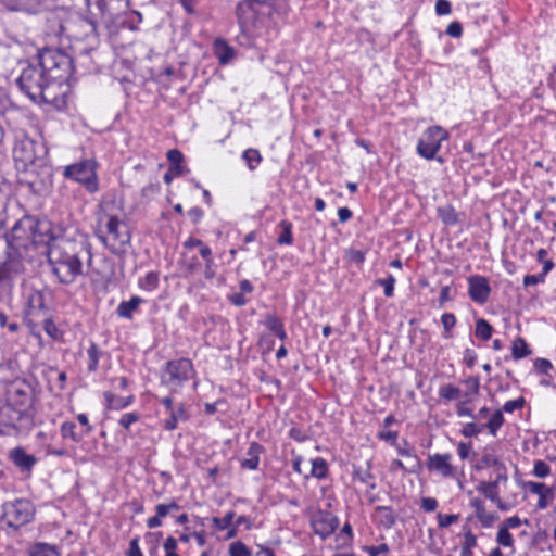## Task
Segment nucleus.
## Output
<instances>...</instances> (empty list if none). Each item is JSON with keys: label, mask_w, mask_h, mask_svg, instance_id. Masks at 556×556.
Segmentation results:
<instances>
[{"label": "nucleus", "mask_w": 556, "mask_h": 556, "mask_svg": "<svg viewBox=\"0 0 556 556\" xmlns=\"http://www.w3.org/2000/svg\"><path fill=\"white\" fill-rule=\"evenodd\" d=\"M73 77V60L62 49L43 47L23 67L20 90L35 103H54L59 90Z\"/></svg>", "instance_id": "f257e3e1"}, {"label": "nucleus", "mask_w": 556, "mask_h": 556, "mask_svg": "<svg viewBox=\"0 0 556 556\" xmlns=\"http://www.w3.org/2000/svg\"><path fill=\"white\" fill-rule=\"evenodd\" d=\"M37 382L16 379L10 383L4 401L0 402V435L17 437L35 427Z\"/></svg>", "instance_id": "f03ea898"}, {"label": "nucleus", "mask_w": 556, "mask_h": 556, "mask_svg": "<svg viewBox=\"0 0 556 556\" xmlns=\"http://www.w3.org/2000/svg\"><path fill=\"white\" fill-rule=\"evenodd\" d=\"M9 249V262L4 268L9 273L25 271V258L30 248H46L53 239L52 224L35 216L25 215L18 219L10 231H3Z\"/></svg>", "instance_id": "7ed1b4c3"}, {"label": "nucleus", "mask_w": 556, "mask_h": 556, "mask_svg": "<svg viewBox=\"0 0 556 556\" xmlns=\"http://www.w3.org/2000/svg\"><path fill=\"white\" fill-rule=\"evenodd\" d=\"M81 244L63 236H55L47 243L45 252L53 275L62 285L73 283L83 274Z\"/></svg>", "instance_id": "20e7f679"}, {"label": "nucleus", "mask_w": 556, "mask_h": 556, "mask_svg": "<svg viewBox=\"0 0 556 556\" xmlns=\"http://www.w3.org/2000/svg\"><path fill=\"white\" fill-rule=\"evenodd\" d=\"M274 8L270 0H242L237 4L236 16L240 27L237 42L247 48L256 47L261 35L260 25L270 17Z\"/></svg>", "instance_id": "39448f33"}, {"label": "nucleus", "mask_w": 556, "mask_h": 556, "mask_svg": "<svg viewBox=\"0 0 556 556\" xmlns=\"http://www.w3.org/2000/svg\"><path fill=\"white\" fill-rule=\"evenodd\" d=\"M87 12L96 16L108 30V35H116L118 25H124V13L128 0H86Z\"/></svg>", "instance_id": "423d86ee"}, {"label": "nucleus", "mask_w": 556, "mask_h": 556, "mask_svg": "<svg viewBox=\"0 0 556 556\" xmlns=\"http://www.w3.org/2000/svg\"><path fill=\"white\" fill-rule=\"evenodd\" d=\"M47 157L48 148L42 140L25 136L18 139L13 148V159L18 170L37 163H46L48 162Z\"/></svg>", "instance_id": "0eeeda50"}, {"label": "nucleus", "mask_w": 556, "mask_h": 556, "mask_svg": "<svg viewBox=\"0 0 556 556\" xmlns=\"http://www.w3.org/2000/svg\"><path fill=\"white\" fill-rule=\"evenodd\" d=\"M22 173L21 182L25 184L36 195H47L53 186V169L49 162L37 163L20 169Z\"/></svg>", "instance_id": "6e6552de"}, {"label": "nucleus", "mask_w": 556, "mask_h": 556, "mask_svg": "<svg viewBox=\"0 0 556 556\" xmlns=\"http://www.w3.org/2000/svg\"><path fill=\"white\" fill-rule=\"evenodd\" d=\"M63 176L66 179L81 184L90 193H94L99 190L97 162L92 159H86L67 165L64 168Z\"/></svg>", "instance_id": "1a4fd4ad"}, {"label": "nucleus", "mask_w": 556, "mask_h": 556, "mask_svg": "<svg viewBox=\"0 0 556 556\" xmlns=\"http://www.w3.org/2000/svg\"><path fill=\"white\" fill-rule=\"evenodd\" d=\"M2 511L7 526L18 530L21 527L33 521L36 509L30 501L17 498L12 502H5L2 505Z\"/></svg>", "instance_id": "9d476101"}, {"label": "nucleus", "mask_w": 556, "mask_h": 556, "mask_svg": "<svg viewBox=\"0 0 556 556\" xmlns=\"http://www.w3.org/2000/svg\"><path fill=\"white\" fill-rule=\"evenodd\" d=\"M448 138V132L440 126L429 127L421 136L417 144V152L420 156L426 160H437L440 163L444 162V159L437 156L442 141Z\"/></svg>", "instance_id": "9b49d317"}, {"label": "nucleus", "mask_w": 556, "mask_h": 556, "mask_svg": "<svg viewBox=\"0 0 556 556\" xmlns=\"http://www.w3.org/2000/svg\"><path fill=\"white\" fill-rule=\"evenodd\" d=\"M193 365L189 358L181 357L166 363L161 382L167 387H179L191 378Z\"/></svg>", "instance_id": "f8f14e48"}, {"label": "nucleus", "mask_w": 556, "mask_h": 556, "mask_svg": "<svg viewBox=\"0 0 556 556\" xmlns=\"http://www.w3.org/2000/svg\"><path fill=\"white\" fill-rule=\"evenodd\" d=\"M48 296H51V292L47 288L29 290L25 315L30 323L38 324L40 318L50 314V308L47 305Z\"/></svg>", "instance_id": "ddd939ff"}, {"label": "nucleus", "mask_w": 556, "mask_h": 556, "mask_svg": "<svg viewBox=\"0 0 556 556\" xmlns=\"http://www.w3.org/2000/svg\"><path fill=\"white\" fill-rule=\"evenodd\" d=\"M100 21L89 13L87 16H78L72 24V36L78 40H88L89 45L98 42V27Z\"/></svg>", "instance_id": "4468645a"}, {"label": "nucleus", "mask_w": 556, "mask_h": 556, "mask_svg": "<svg viewBox=\"0 0 556 556\" xmlns=\"http://www.w3.org/2000/svg\"><path fill=\"white\" fill-rule=\"evenodd\" d=\"M96 51L94 45H89L86 48H83L75 58H70L73 60V77L71 80H77L74 77L75 74L79 76H85L91 73L99 72V66L94 63L91 58V53Z\"/></svg>", "instance_id": "2eb2a0df"}, {"label": "nucleus", "mask_w": 556, "mask_h": 556, "mask_svg": "<svg viewBox=\"0 0 556 556\" xmlns=\"http://www.w3.org/2000/svg\"><path fill=\"white\" fill-rule=\"evenodd\" d=\"M0 4L10 12L40 14L48 9L47 0H0Z\"/></svg>", "instance_id": "dca6fc26"}, {"label": "nucleus", "mask_w": 556, "mask_h": 556, "mask_svg": "<svg viewBox=\"0 0 556 556\" xmlns=\"http://www.w3.org/2000/svg\"><path fill=\"white\" fill-rule=\"evenodd\" d=\"M339 526L338 517L327 510H318L312 519V527L315 534L321 539L331 535Z\"/></svg>", "instance_id": "f3484780"}, {"label": "nucleus", "mask_w": 556, "mask_h": 556, "mask_svg": "<svg viewBox=\"0 0 556 556\" xmlns=\"http://www.w3.org/2000/svg\"><path fill=\"white\" fill-rule=\"evenodd\" d=\"M468 294L469 298L478 304L486 303L491 294V287L488 278L480 275H472L468 277Z\"/></svg>", "instance_id": "a211bd4d"}, {"label": "nucleus", "mask_w": 556, "mask_h": 556, "mask_svg": "<svg viewBox=\"0 0 556 556\" xmlns=\"http://www.w3.org/2000/svg\"><path fill=\"white\" fill-rule=\"evenodd\" d=\"M3 222L0 220V288H11L13 279L22 273H9L4 268V264L9 262V249H7V239L2 232Z\"/></svg>", "instance_id": "6ab92c4d"}, {"label": "nucleus", "mask_w": 556, "mask_h": 556, "mask_svg": "<svg viewBox=\"0 0 556 556\" xmlns=\"http://www.w3.org/2000/svg\"><path fill=\"white\" fill-rule=\"evenodd\" d=\"M451 454H434L429 455L426 462L429 471H435L445 478L454 476V468L451 465Z\"/></svg>", "instance_id": "aec40b11"}, {"label": "nucleus", "mask_w": 556, "mask_h": 556, "mask_svg": "<svg viewBox=\"0 0 556 556\" xmlns=\"http://www.w3.org/2000/svg\"><path fill=\"white\" fill-rule=\"evenodd\" d=\"M10 458L21 471H30L37 459L34 455L27 454L23 447H15L10 452Z\"/></svg>", "instance_id": "412c9836"}, {"label": "nucleus", "mask_w": 556, "mask_h": 556, "mask_svg": "<svg viewBox=\"0 0 556 556\" xmlns=\"http://www.w3.org/2000/svg\"><path fill=\"white\" fill-rule=\"evenodd\" d=\"M168 418L164 420L163 428L167 431H173L177 428L178 421H187L189 414L184 403H179L172 412H168Z\"/></svg>", "instance_id": "4be33fe9"}, {"label": "nucleus", "mask_w": 556, "mask_h": 556, "mask_svg": "<svg viewBox=\"0 0 556 556\" xmlns=\"http://www.w3.org/2000/svg\"><path fill=\"white\" fill-rule=\"evenodd\" d=\"M143 303V299L134 295L128 301H122L116 309V314L126 319H132L134 313L139 308L140 304Z\"/></svg>", "instance_id": "5701e85b"}, {"label": "nucleus", "mask_w": 556, "mask_h": 556, "mask_svg": "<svg viewBox=\"0 0 556 556\" xmlns=\"http://www.w3.org/2000/svg\"><path fill=\"white\" fill-rule=\"evenodd\" d=\"M167 160L169 162L170 173H174L175 176H182L189 173V169L182 164L184 163V154L177 150L172 149L167 152Z\"/></svg>", "instance_id": "b1692460"}, {"label": "nucleus", "mask_w": 556, "mask_h": 556, "mask_svg": "<svg viewBox=\"0 0 556 556\" xmlns=\"http://www.w3.org/2000/svg\"><path fill=\"white\" fill-rule=\"evenodd\" d=\"M103 396L105 399V407L106 409H115L121 410L123 408H126L127 406L131 405L135 401V396L131 394L127 397H121L112 393L111 391H105L103 393Z\"/></svg>", "instance_id": "393cba45"}, {"label": "nucleus", "mask_w": 556, "mask_h": 556, "mask_svg": "<svg viewBox=\"0 0 556 556\" xmlns=\"http://www.w3.org/2000/svg\"><path fill=\"white\" fill-rule=\"evenodd\" d=\"M264 452L262 444L252 442L248 448L249 458L241 460V467L250 470H255L258 467L260 454Z\"/></svg>", "instance_id": "a878e982"}, {"label": "nucleus", "mask_w": 556, "mask_h": 556, "mask_svg": "<svg viewBox=\"0 0 556 556\" xmlns=\"http://www.w3.org/2000/svg\"><path fill=\"white\" fill-rule=\"evenodd\" d=\"M61 435L64 440L70 439L74 443H79L86 434L81 429H78L74 421H65L60 428Z\"/></svg>", "instance_id": "bb28decb"}, {"label": "nucleus", "mask_w": 556, "mask_h": 556, "mask_svg": "<svg viewBox=\"0 0 556 556\" xmlns=\"http://www.w3.org/2000/svg\"><path fill=\"white\" fill-rule=\"evenodd\" d=\"M371 463H366V468L362 466L353 465L352 476L353 479L361 481L362 483H366L369 485L371 490L376 489V483L374 482V476L370 472Z\"/></svg>", "instance_id": "cd10ccee"}, {"label": "nucleus", "mask_w": 556, "mask_h": 556, "mask_svg": "<svg viewBox=\"0 0 556 556\" xmlns=\"http://www.w3.org/2000/svg\"><path fill=\"white\" fill-rule=\"evenodd\" d=\"M508 481V473L496 476L493 481H480L476 486V490L479 493H491V492H500V485L506 484Z\"/></svg>", "instance_id": "c85d7f7f"}, {"label": "nucleus", "mask_w": 556, "mask_h": 556, "mask_svg": "<svg viewBox=\"0 0 556 556\" xmlns=\"http://www.w3.org/2000/svg\"><path fill=\"white\" fill-rule=\"evenodd\" d=\"M376 514L380 515L379 523L386 529H391L396 522V515L390 506H377Z\"/></svg>", "instance_id": "c756f323"}, {"label": "nucleus", "mask_w": 556, "mask_h": 556, "mask_svg": "<svg viewBox=\"0 0 556 556\" xmlns=\"http://www.w3.org/2000/svg\"><path fill=\"white\" fill-rule=\"evenodd\" d=\"M215 50L220 64L229 63L235 56L233 49L220 38L215 40Z\"/></svg>", "instance_id": "7c9ffc66"}, {"label": "nucleus", "mask_w": 556, "mask_h": 556, "mask_svg": "<svg viewBox=\"0 0 556 556\" xmlns=\"http://www.w3.org/2000/svg\"><path fill=\"white\" fill-rule=\"evenodd\" d=\"M29 556H60V553L56 546L38 542L29 548Z\"/></svg>", "instance_id": "2f4dec72"}, {"label": "nucleus", "mask_w": 556, "mask_h": 556, "mask_svg": "<svg viewBox=\"0 0 556 556\" xmlns=\"http://www.w3.org/2000/svg\"><path fill=\"white\" fill-rule=\"evenodd\" d=\"M437 212L438 217L446 226L456 225L459 222L458 215L452 205L440 206Z\"/></svg>", "instance_id": "473e14b6"}, {"label": "nucleus", "mask_w": 556, "mask_h": 556, "mask_svg": "<svg viewBox=\"0 0 556 556\" xmlns=\"http://www.w3.org/2000/svg\"><path fill=\"white\" fill-rule=\"evenodd\" d=\"M532 353L531 349L529 348L526 340L521 337H518L514 342L511 346V357L515 361H519Z\"/></svg>", "instance_id": "72a5a7b5"}, {"label": "nucleus", "mask_w": 556, "mask_h": 556, "mask_svg": "<svg viewBox=\"0 0 556 556\" xmlns=\"http://www.w3.org/2000/svg\"><path fill=\"white\" fill-rule=\"evenodd\" d=\"M463 383L467 387V390L464 392L465 401L471 403L473 397L479 394L480 379L477 376H469Z\"/></svg>", "instance_id": "f704fd0d"}, {"label": "nucleus", "mask_w": 556, "mask_h": 556, "mask_svg": "<svg viewBox=\"0 0 556 556\" xmlns=\"http://www.w3.org/2000/svg\"><path fill=\"white\" fill-rule=\"evenodd\" d=\"M119 225H121V222H119L118 217L110 216L108 224H106L108 232L113 237L114 240L119 241L122 244L129 243L130 235L126 233L125 238H122L118 232Z\"/></svg>", "instance_id": "c9c22d12"}, {"label": "nucleus", "mask_w": 556, "mask_h": 556, "mask_svg": "<svg viewBox=\"0 0 556 556\" xmlns=\"http://www.w3.org/2000/svg\"><path fill=\"white\" fill-rule=\"evenodd\" d=\"M278 227L280 228L281 232L277 238V243L280 245L292 244L293 243L292 223L283 219L278 224Z\"/></svg>", "instance_id": "e433bc0d"}, {"label": "nucleus", "mask_w": 556, "mask_h": 556, "mask_svg": "<svg viewBox=\"0 0 556 556\" xmlns=\"http://www.w3.org/2000/svg\"><path fill=\"white\" fill-rule=\"evenodd\" d=\"M493 333L492 325L484 318H478L476 320L475 336L483 341L491 339Z\"/></svg>", "instance_id": "4c0bfd02"}, {"label": "nucleus", "mask_w": 556, "mask_h": 556, "mask_svg": "<svg viewBox=\"0 0 556 556\" xmlns=\"http://www.w3.org/2000/svg\"><path fill=\"white\" fill-rule=\"evenodd\" d=\"M504 421H505V419H504L503 410L497 409L491 416L489 421L483 425H484V428H488L489 432L492 435H496L498 429L503 426Z\"/></svg>", "instance_id": "58836bf2"}, {"label": "nucleus", "mask_w": 556, "mask_h": 556, "mask_svg": "<svg viewBox=\"0 0 556 556\" xmlns=\"http://www.w3.org/2000/svg\"><path fill=\"white\" fill-rule=\"evenodd\" d=\"M311 475L317 479H325L328 475L327 462L321 457L313 459Z\"/></svg>", "instance_id": "ea45409f"}, {"label": "nucleus", "mask_w": 556, "mask_h": 556, "mask_svg": "<svg viewBox=\"0 0 556 556\" xmlns=\"http://www.w3.org/2000/svg\"><path fill=\"white\" fill-rule=\"evenodd\" d=\"M243 160L247 162V165L250 170H254L262 161V155L256 149H247L242 154Z\"/></svg>", "instance_id": "a19ab883"}, {"label": "nucleus", "mask_w": 556, "mask_h": 556, "mask_svg": "<svg viewBox=\"0 0 556 556\" xmlns=\"http://www.w3.org/2000/svg\"><path fill=\"white\" fill-rule=\"evenodd\" d=\"M439 395L446 401H452L458 399L462 395V391L459 388L448 383L440 387Z\"/></svg>", "instance_id": "79ce46f5"}, {"label": "nucleus", "mask_w": 556, "mask_h": 556, "mask_svg": "<svg viewBox=\"0 0 556 556\" xmlns=\"http://www.w3.org/2000/svg\"><path fill=\"white\" fill-rule=\"evenodd\" d=\"M87 354L89 358L88 370L96 371L98 369V363L102 352L99 350L98 345L94 342H91L89 349L87 350Z\"/></svg>", "instance_id": "37998d69"}, {"label": "nucleus", "mask_w": 556, "mask_h": 556, "mask_svg": "<svg viewBox=\"0 0 556 556\" xmlns=\"http://www.w3.org/2000/svg\"><path fill=\"white\" fill-rule=\"evenodd\" d=\"M522 486L529 489L532 493L538 494L539 496L541 494H548L553 497L554 495L553 488H547L544 483L528 481L523 482Z\"/></svg>", "instance_id": "c03bdc74"}, {"label": "nucleus", "mask_w": 556, "mask_h": 556, "mask_svg": "<svg viewBox=\"0 0 556 556\" xmlns=\"http://www.w3.org/2000/svg\"><path fill=\"white\" fill-rule=\"evenodd\" d=\"M496 542L505 547H513L514 545V539L510 534L509 530L504 528L500 525L497 535H496Z\"/></svg>", "instance_id": "a18cd8bd"}, {"label": "nucleus", "mask_w": 556, "mask_h": 556, "mask_svg": "<svg viewBox=\"0 0 556 556\" xmlns=\"http://www.w3.org/2000/svg\"><path fill=\"white\" fill-rule=\"evenodd\" d=\"M43 323V330L52 339H59L61 332L54 321L51 319V314L40 318Z\"/></svg>", "instance_id": "49530a36"}, {"label": "nucleus", "mask_w": 556, "mask_h": 556, "mask_svg": "<svg viewBox=\"0 0 556 556\" xmlns=\"http://www.w3.org/2000/svg\"><path fill=\"white\" fill-rule=\"evenodd\" d=\"M498 459V457L492 453H484L482 455V457L480 458V460H478L475 465H473V469L477 470V471H480V470H483L488 467H492L495 462Z\"/></svg>", "instance_id": "de8ad7c7"}, {"label": "nucleus", "mask_w": 556, "mask_h": 556, "mask_svg": "<svg viewBox=\"0 0 556 556\" xmlns=\"http://www.w3.org/2000/svg\"><path fill=\"white\" fill-rule=\"evenodd\" d=\"M229 556H251V551L241 541H236L229 546Z\"/></svg>", "instance_id": "09e8293b"}, {"label": "nucleus", "mask_w": 556, "mask_h": 556, "mask_svg": "<svg viewBox=\"0 0 556 556\" xmlns=\"http://www.w3.org/2000/svg\"><path fill=\"white\" fill-rule=\"evenodd\" d=\"M236 514L233 510L228 511L223 518L214 517L213 523L216 529L225 530L232 523Z\"/></svg>", "instance_id": "8fccbe9b"}, {"label": "nucleus", "mask_w": 556, "mask_h": 556, "mask_svg": "<svg viewBox=\"0 0 556 556\" xmlns=\"http://www.w3.org/2000/svg\"><path fill=\"white\" fill-rule=\"evenodd\" d=\"M484 429V425H478L476 422H468L466 424L463 429L460 430V433L465 438H471L478 435L480 432H482Z\"/></svg>", "instance_id": "3c124183"}, {"label": "nucleus", "mask_w": 556, "mask_h": 556, "mask_svg": "<svg viewBox=\"0 0 556 556\" xmlns=\"http://www.w3.org/2000/svg\"><path fill=\"white\" fill-rule=\"evenodd\" d=\"M441 323L444 328V337L451 338V329L456 325V317L452 313H444L441 316Z\"/></svg>", "instance_id": "603ef678"}, {"label": "nucleus", "mask_w": 556, "mask_h": 556, "mask_svg": "<svg viewBox=\"0 0 556 556\" xmlns=\"http://www.w3.org/2000/svg\"><path fill=\"white\" fill-rule=\"evenodd\" d=\"M376 283L383 287L386 296H393L395 278L391 274H389L386 279L376 280Z\"/></svg>", "instance_id": "864d4df0"}, {"label": "nucleus", "mask_w": 556, "mask_h": 556, "mask_svg": "<svg viewBox=\"0 0 556 556\" xmlns=\"http://www.w3.org/2000/svg\"><path fill=\"white\" fill-rule=\"evenodd\" d=\"M264 325L273 333L278 332L280 330V328L283 327V323L281 321V319L278 316L274 315V314L266 315L265 320H264Z\"/></svg>", "instance_id": "5fc2aeb1"}, {"label": "nucleus", "mask_w": 556, "mask_h": 556, "mask_svg": "<svg viewBox=\"0 0 556 556\" xmlns=\"http://www.w3.org/2000/svg\"><path fill=\"white\" fill-rule=\"evenodd\" d=\"M534 368L538 371V374L551 377V371L553 370V365L546 358H536L534 361Z\"/></svg>", "instance_id": "6e6d98bb"}, {"label": "nucleus", "mask_w": 556, "mask_h": 556, "mask_svg": "<svg viewBox=\"0 0 556 556\" xmlns=\"http://www.w3.org/2000/svg\"><path fill=\"white\" fill-rule=\"evenodd\" d=\"M140 418V415L137 412L126 413L122 415L118 424L126 430H129L130 426L134 422H137Z\"/></svg>", "instance_id": "4d7b16f0"}, {"label": "nucleus", "mask_w": 556, "mask_h": 556, "mask_svg": "<svg viewBox=\"0 0 556 556\" xmlns=\"http://www.w3.org/2000/svg\"><path fill=\"white\" fill-rule=\"evenodd\" d=\"M551 472V468L544 460H535L533 467V475L538 478H545Z\"/></svg>", "instance_id": "13d9d810"}, {"label": "nucleus", "mask_w": 556, "mask_h": 556, "mask_svg": "<svg viewBox=\"0 0 556 556\" xmlns=\"http://www.w3.org/2000/svg\"><path fill=\"white\" fill-rule=\"evenodd\" d=\"M526 404L525 397L520 396L513 401H507L503 406V412L505 413H514L515 410L523 408Z\"/></svg>", "instance_id": "bf43d9fd"}, {"label": "nucleus", "mask_w": 556, "mask_h": 556, "mask_svg": "<svg viewBox=\"0 0 556 556\" xmlns=\"http://www.w3.org/2000/svg\"><path fill=\"white\" fill-rule=\"evenodd\" d=\"M157 285H159V275L154 271L148 273L144 276L143 281L141 283L142 288L148 289V290L155 289L157 287Z\"/></svg>", "instance_id": "052dcab7"}, {"label": "nucleus", "mask_w": 556, "mask_h": 556, "mask_svg": "<svg viewBox=\"0 0 556 556\" xmlns=\"http://www.w3.org/2000/svg\"><path fill=\"white\" fill-rule=\"evenodd\" d=\"M459 519V515L450 514L443 515L441 513L438 514V523L440 528H446L451 525L455 523Z\"/></svg>", "instance_id": "680f3d73"}, {"label": "nucleus", "mask_w": 556, "mask_h": 556, "mask_svg": "<svg viewBox=\"0 0 556 556\" xmlns=\"http://www.w3.org/2000/svg\"><path fill=\"white\" fill-rule=\"evenodd\" d=\"M485 498H489L491 502L495 503L500 510H507L508 505L503 502L500 497V492H491V493H481Z\"/></svg>", "instance_id": "e2e57ef3"}, {"label": "nucleus", "mask_w": 556, "mask_h": 556, "mask_svg": "<svg viewBox=\"0 0 556 556\" xmlns=\"http://www.w3.org/2000/svg\"><path fill=\"white\" fill-rule=\"evenodd\" d=\"M271 5L274 8V12H276L279 15H287L290 11V7L288 3V0H275L271 2Z\"/></svg>", "instance_id": "0e129e2a"}, {"label": "nucleus", "mask_w": 556, "mask_h": 556, "mask_svg": "<svg viewBox=\"0 0 556 556\" xmlns=\"http://www.w3.org/2000/svg\"><path fill=\"white\" fill-rule=\"evenodd\" d=\"M160 191V184L159 182H150L148 186L143 187L141 189V197L146 199H150Z\"/></svg>", "instance_id": "69168bd1"}, {"label": "nucleus", "mask_w": 556, "mask_h": 556, "mask_svg": "<svg viewBox=\"0 0 556 556\" xmlns=\"http://www.w3.org/2000/svg\"><path fill=\"white\" fill-rule=\"evenodd\" d=\"M446 34L453 38H459L463 34V25L457 21L452 22L446 28Z\"/></svg>", "instance_id": "338daca9"}, {"label": "nucleus", "mask_w": 556, "mask_h": 556, "mask_svg": "<svg viewBox=\"0 0 556 556\" xmlns=\"http://www.w3.org/2000/svg\"><path fill=\"white\" fill-rule=\"evenodd\" d=\"M348 258L350 262L361 265L365 261V253L359 250L350 249L348 251Z\"/></svg>", "instance_id": "774afa93"}]
</instances>
